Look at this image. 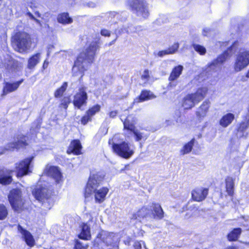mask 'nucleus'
I'll list each match as a JSON object with an SVG mask.
<instances>
[{"label":"nucleus","mask_w":249,"mask_h":249,"mask_svg":"<svg viewBox=\"0 0 249 249\" xmlns=\"http://www.w3.org/2000/svg\"><path fill=\"white\" fill-rule=\"evenodd\" d=\"M118 15V14L115 12H110L106 14L105 17L108 20L110 19L111 20L113 18H114L116 16Z\"/></svg>","instance_id":"37998d69"},{"label":"nucleus","mask_w":249,"mask_h":249,"mask_svg":"<svg viewBox=\"0 0 249 249\" xmlns=\"http://www.w3.org/2000/svg\"><path fill=\"white\" fill-rule=\"evenodd\" d=\"M238 46L239 43L238 41L232 42L231 46L228 48L227 50L219 55L216 59L213 60L209 65L210 69L215 71L220 69L221 65L237 51Z\"/></svg>","instance_id":"423d86ee"},{"label":"nucleus","mask_w":249,"mask_h":249,"mask_svg":"<svg viewBox=\"0 0 249 249\" xmlns=\"http://www.w3.org/2000/svg\"><path fill=\"white\" fill-rule=\"evenodd\" d=\"M87 5L89 7H94L95 6V3L93 2H89Z\"/></svg>","instance_id":"603ef678"},{"label":"nucleus","mask_w":249,"mask_h":249,"mask_svg":"<svg viewBox=\"0 0 249 249\" xmlns=\"http://www.w3.org/2000/svg\"><path fill=\"white\" fill-rule=\"evenodd\" d=\"M211 32V30L209 28H205L202 31V34L204 36H208Z\"/></svg>","instance_id":"de8ad7c7"},{"label":"nucleus","mask_w":249,"mask_h":249,"mask_svg":"<svg viewBox=\"0 0 249 249\" xmlns=\"http://www.w3.org/2000/svg\"><path fill=\"white\" fill-rule=\"evenodd\" d=\"M245 244L247 245H249V242H245Z\"/></svg>","instance_id":"680f3d73"},{"label":"nucleus","mask_w":249,"mask_h":249,"mask_svg":"<svg viewBox=\"0 0 249 249\" xmlns=\"http://www.w3.org/2000/svg\"><path fill=\"white\" fill-rule=\"evenodd\" d=\"M249 127V117L247 118L245 121L240 124L237 128L238 136L241 137L243 136V132Z\"/></svg>","instance_id":"c85d7f7f"},{"label":"nucleus","mask_w":249,"mask_h":249,"mask_svg":"<svg viewBox=\"0 0 249 249\" xmlns=\"http://www.w3.org/2000/svg\"><path fill=\"white\" fill-rule=\"evenodd\" d=\"M179 47L178 43H174L171 47L167 49L169 54H173L175 53Z\"/></svg>","instance_id":"ea45409f"},{"label":"nucleus","mask_w":249,"mask_h":249,"mask_svg":"<svg viewBox=\"0 0 249 249\" xmlns=\"http://www.w3.org/2000/svg\"><path fill=\"white\" fill-rule=\"evenodd\" d=\"M80 238L84 240H89L90 238V228L87 224L84 223L82 226V231L79 235Z\"/></svg>","instance_id":"a878e982"},{"label":"nucleus","mask_w":249,"mask_h":249,"mask_svg":"<svg viewBox=\"0 0 249 249\" xmlns=\"http://www.w3.org/2000/svg\"><path fill=\"white\" fill-rule=\"evenodd\" d=\"M193 47L194 49L200 55H204L206 53V48L202 45L194 44Z\"/></svg>","instance_id":"c9c22d12"},{"label":"nucleus","mask_w":249,"mask_h":249,"mask_svg":"<svg viewBox=\"0 0 249 249\" xmlns=\"http://www.w3.org/2000/svg\"><path fill=\"white\" fill-rule=\"evenodd\" d=\"M23 80L16 82L14 83L6 82L3 89V94H7L8 93L16 90L21 84Z\"/></svg>","instance_id":"a211bd4d"},{"label":"nucleus","mask_w":249,"mask_h":249,"mask_svg":"<svg viewBox=\"0 0 249 249\" xmlns=\"http://www.w3.org/2000/svg\"><path fill=\"white\" fill-rule=\"evenodd\" d=\"M4 153V150H2L1 151H0V155H2V154H3Z\"/></svg>","instance_id":"bf43d9fd"},{"label":"nucleus","mask_w":249,"mask_h":249,"mask_svg":"<svg viewBox=\"0 0 249 249\" xmlns=\"http://www.w3.org/2000/svg\"><path fill=\"white\" fill-rule=\"evenodd\" d=\"M126 32L127 33H129V32L128 31V30H126Z\"/></svg>","instance_id":"69168bd1"},{"label":"nucleus","mask_w":249,"mask_h":249,"mask_svg":"<svg viewBox=\"0 0 249 249\" xmlns=\"http://www.w3.org/2000/svg\"><path fill=\"white\" fill-rule=\"evenodd\" d=\"M44 174L53 178L57 184L61 183L62 182V174L57 167L47 166L44 170Z\"/></svg>","instance_id":"ddd939ff"},{"label":"nucleus","mask_w":249,"mask_h":249,"mask_svg":"<svg viewBox=\"0 0 249 249\" xmlns=\"http://www.w3.org/2000/svg\"><path fill=\"white\" fill-rule=\"evenodd\" d=\"M101 34L102 36H110L109 32L106 29H103L101 31Z\"/></svg>","instance_id":"09e8293b"},{"label":"nucleus","mask_w":249,"mask_h":249,"mask_svg":"<svg viewBox=\"0 0 249 249\" xmlns=\"http://www.w3.org/2000/svg\"><path fill=\"white\" fill-rule=\"evenodd\" d=\"M8 198L12 207L15 211H19L22 209L24 200L20 189H14L11 190Z\"/></svg>","instance_id":"0eeeda50"},{"label":"nucleus","mask_w":249,"mask_h":249,"mask_svg":"<svg viewBox=\"0 0 249 249\" xmlns=\"http://www.w3.org/2000/svg\"><path fill=\"white\" fill-rule=\"evenodd\" d=\"M241 229L235 228L230 232L227 235L228 240L230 241H234L237 240L241 233Z\"/></svg>","instance_id":"c756f323"},{"label":"nucleus","mask_w":249,"mask_h":249,"mask_svg":"<svg viewBox=\"0 0 249 249\" xmlns=\"http://www.w3.org/2000/svg\"><path fill=\"white\" fill-rule=\"evenodd\" d=\"M101 107L99 105H96L89 108L87 111V113L91 117L94 115L96 113L99 112L100 110Z\"/></svg>","instance_id":"e433bc0d"},{"label":"nucleus","mask_w":249,"mask_h":249,"mask_svg":"<svg viewBox=\"0 0 249 249\" xmlns=\"http://www.w3.org/2000/svg\"><path fill=\"white\" fill-rule=\"evenodd\" d=\"M18 231L22 234L26 243L30 247H33L35 244V241L33 236L28 231L24 229L21 226H18Z\"/></svg>","instance_id":"f3484780"},{"label":"nucleus","mask_w":249,"mask_h":249,"mask_svg":"<svg viewBox=\"0 0 249 249\" xmlns=\"http://www.w3.org/2000/svg\"><path fill=\"white\" fill-rule=\"evenodd\" d=\"M57 21L59 23L66 24L71 23L72 19L69 17L68 13H64L58 16Z\"/></svg>","instance_id":"7c9ffc66"},{"label":"nucleus","mask_w":249,"mask_h":249,"mask_svg":"<svg viewBox=\"0 0 249 249\" xmlns=\"http://www.w3.org/2000/svg\"><path fill=\"white\" fill-rule=\"evenodd\" d=\"M131 132H132L135 137V140L137 142L140 141H145L148 137V135L144 132L139 130L136 128L130 126Z\"/></svg>","instance_id":"4be33fe9"},{"label":"nucleus","mask_w":249,"mask_h":249,"mask_svg":"<svg viewBox=\"0 0 249 249\" xmlns=\"http://www.w3.org/2000/svg\"><path fill=\"white\" fill-rule=\"evenodd\" d=\"M70 103V99L69 97H65L63 98L61 101V103L60 104V107L64 108L65 109H67L68 105Z\"/></svg>","instance_id":"58836bf2"},{"label":"nucleus","mask_w":249,"mask_h":249,"mask_svg":"<svg viewBox=\"0 0 249 249\" xmlns=\"http://www.w3.org/2000/svg\"><path fill=\"white\" fill-rule=\"evenodd\" d=\"M210 103L209 101H204L200 107L197 112V115L199 117H204L206 115L210 107Z\"/></svg>","instance_id":"bb28decb"},{"label":"nucleus","mask_w":249,"mask_h":249,"mask_svg":"<svg viewBox=\"0 0 249 249\" xmlns=\"http://www.w3.org/2000/svg\"><path fill=\"white\" fill-rule=\"evenodd\" d=\"M12 181V177L3 170H0V183L3 185L10 184Z\"/></svg>","instance_id":"cd10ccee"},{"label":"nucleus","mask_w":249,"mask_h":249,"mask_svg":"<svg viewBox=\"0 0 249 249\" xmlns=\"http://www.w3.org/2000/svg\"><path fill=\"white\" fill-rule=\"evenodd\" d=\"M82 146L79 140H76L72 141L67 151L68 153H74L76 155L80 154Z\"/></svg>","instance_id":"412c9836"},{"label":"nucleus","mask_w":249,"mask_h":249,"mask_svg":"<svg viewBox=\"0 0 249 249\" xmlns=\"http://www.w3.org/2000/svg\"><path fill=\"white\" fill-rule=\"evenodd\" d=\"M208 190L205 188H196L192 192V199L197 202L203 200L208 195Z\"/></svg>","instance_id":"dca6fc26"},{"label":"nucleus","mask_w":249,"mask_h":249,"mask_svg":"<svg viewBox=\"0 0 249 249\" xmlns=\"http://www.w3.org/2000/svg\"><path fill=\"white\" fill-rule=\"evenodd\" d=\"M149 72L148 70H145L143 71L142 74V78L145 81H147L149 79Z\"/></svg>","instance_id":"c03bdc74"},{"label":"nucleus","mask_w":249,"mask_h":249,"mask_svg":"<svg viewBox=\"0 0 249 249\" xmlns=\"http://www.w3.org/2000/svg\"><path fill=\"white\" fill-rule=\"evenodd\" d=\"M26 15L29 17V18L31 19H32L33 20L34 19H35V17L34 16V15L30 12H27L26 13Z\"/></svg>","instance_id":"8fccbe9b"},{"label":"nucleus","mask_w":249,"mask_h":249,"mask_svg":"<svg viewBox=\"0 0 249 249\" xmlns=\"http://www.w3.org/2000/svg\"><path fill=\"white\" fill-rule=\"evenodd\" d=\"M91 117L87 114L83 116L81 119V123L83 124H86L89 121H91Z\"/></svg>","instance_id":"79ce46f5"},{"label":"nucleus","mask_w":249,"mask_h":249,"mask_svg":"<svg viewBox=\"0 0 249 249\" xmlns=\"http://www.w3.org/2000/svg\"><path fill=\"white\" fill-rule=\"evenodd\" d=\"M226 191L229 196H232L233 194L234 182L233 179L228 177L226 179Z\"/></svg>","instance_id":"473e14b6"},{"label":"nucleus","mask_w":249,"mask_h":249,"mask_svg":"<svg viewBox=\"0 0 249 249\" xmlns=\"http://www.w3.org/2000/svg\"><path fill=\"white\" fill-rule=\"evenodd\" d=\"M26 137L24 136H19L17 137L15 142L8 143L5 149L7 150L13 151L15 149H18L26 144Z\"/></svg>","instance_id":"4468645a"},{"label":"nucleus","mask_w":249,"mask_h":249,"mask_svg":"<svg viewBox=\"0 0 249 249\" xmlns=\"http://www.w3.org/2000/svg\"><path fill=\"white\" fill-rule=\"evenodd\" d=\"M249 65V50H244L239 52L235 56L233 69L239 72Z\"/></svg>","instance_id":"6e6552de"},{"label":"nucleus","mask_w":249,"mask_h":249,"mask_svg":"<svg viewBox=\"0 0 249 249\" xmlns=\"http://www.w3.org/2000/svg\"><path fill=\"white\" fill-rule=\"evenodd\" d=\"M99 49L98 42L93 41L89 44L85 51L79 54L72 68L73 76H79L80 78L83 76L88 65L93 62L96 51Z\"/></svg>","instance_id":"f257e3e1"},{"label":"nucleus","mask_w":249,"mask_h":249,"mask_svg":"<svg viewBox=\"0 0 249 249\" xmlns=\"http://www.w3.org/2000/svg\"><path fill=\"white\" fill-rule=\"evenodd\" d=\"M8 215L7 208L3 204H0V220L4 219Z\"/></svg>","instance_id":"4c0bfd02"},{"label":"nucleus","mask_w":249,"mask_h":249,"mask_svg":"<svg viewBox=\"0 0 249 249\" xmlns=\"http://www.w3.org/2000/svg\"><path fill=\"white\" fill-rule=\"evenodd\" d=\"M225 249H238L237 247L234 246H230L226 248Z\"/></svg>","instance_id":"6e6d98bb"},{"label":"nucleus","mask_w":249,"mask_h":249,"mask_svg":"<svg viewBox=\"0 0 249 249\" xmlns=\"http://www.w3.org/2000/svg\"><path fill=\"white\" fill-rule=\"evenodd\" d=\"M88 95L86 92V88L85 87H80L78 91L74 96L73 103L75 107L78 108L87 103Z\"/></svg>","instance_id":"9b49d317"},{"label":"nucleus","mask_w":249,"mask_h":249,"mask_svg":"<svg viewBox=\"0 0 249 249\" xmlns=\"http://www.w3.org/2000/svg\"><path fill=\"white\" fill-rule=\"evenodd\" d=\"M35 14L38 17H41V14L38 12H35Z\"/></svg>","instance_id":"13d9d810"},{"label":"nucleus","mask_w":249,"mask_h":249,"mask_svg":"<svg viewBox=\"0 0 249 249\" xmlns=\"http://www.w3.org/2000/svg\"><path fill=\"white\" fill-rule=\"evenodd\" d=\"M103 178L104 176L99 173L92 174L90 176L85 188V197H89L93 194L96 203H101L105 200L108 189L106 187L98 189Z\"/></svg>","instance_id":"f03ea898"},{"label":"nucleus","mask_w":249,"mask_h":249,"mask_svg":"<svg viewBox=\"0 0 249 249\" xmlns=\"http://www.w3.org/2000/svg\"><path fill=\"white\" fill-rule=\"evenodd\" d=\"M68 87V83L65 82L63 83L60 88L58 89L54 92V96L56 98H59L61 97L64 92L66 91Z\"/></svg>","instance_id":"72a5a7b5"},{"label":"nucleus","mask_w":249,"mask_h":249,"mask_svg":"<svg viewBox=\"0 0 249 249\" xmlns=\"http://www.w3.org/2000/svg\"><path fill=\"white\" fill-rule=\"evenodd\" d=\"M246 77L247 78H249V69L248 70L246 73Z\"/></svg>","instance_id":"4d7b16f0"},{"label":"nucleus","mask_w":249,"mask_h":249,"mask_svg":"<svg viewBox=\"0 0 249 249\" xmlns=\"http://www.w3.org/2000/svg\"><path fill=\"white\" fill-rule=\"evenodd\" d=\"M48 62H47L46 61H45L43 65V68L44 69H46L48 66Z\"/></svg>","instance_id":"5fc2aeb1"},{"label":"nucleus","mask_w":249,"mask_h":249,"mask_svg":"<svg viewBox=\"0 0 249 249\" xmlns=\"http://www.w3.org/2000/svg\"><path fill=\"white\" fill-rule=\"evenodd\" d=\"M88 245H84L80 241L76 240L75 245V249H87Z\"/></svg>","instance_id":"a19ab883"},{"label":"nucleus","mask_w":249,"mask_h":249,"mask_svg":"<svg viewBox=\"0 0 249 249\" xmlns=\"http://www.w3.org/2000/svg\"><path fill=\"white\" fill-rule=\"evenodd\" d=\"M166 54H169L167 50L160 51L158 53V56L160 57H162L163 56Z\"/></svg>","instance_id":"49530a36"},{"label":"nucleus","mask_w":249,"mask_h":249,"mask_svg":"<svg viewBox=\"0 0 249 249\" xmlns=\"http://www.w3.org/2000/svg\"><path fill=\"white\" fill-rule=\"evenodd\" d=\"M33 157H30L24 159L20 161L18 164L16 165V169L17 171V176L21 177L24 175H27L30 170V165L33 160Z\"/></svg>","instance_id":"f8f14e48"},{"label":"nucleus","mask_w":249,"mask_h":249,"mask_svg":"<svg viewBox=\"0 0 249 249\" xmlns=\"http://www.w3.org/2000/svg\"><path fill=\"white\" fill-rule=\"evenodd\" d=\"M195 139H192L190 142L186 144L183 149L181 150V153L184 155L188 154L190 152L192 149L193 146H194Z\"/></svg>","instance_id":"f704fd0d"},{"label":"nucleus","mask_w":249,"mask_h":249,"mask_svg":"<svg viewBox=\"0 0 249 249\" xmlns=\"http://www.w3.org/2000/svg\"><path fill=\"white\" fill-rule=\"evenodd\" d=\"M183 70V67L181 65L175 67L170 75L169 80L170 81H174L177 79L181 74Z\"/></svg>","instance_id":"5701e85b"},{"label":"nucleus","mask_w":249,"mask_h":249,"mask_svg":"<svg viewBox=\"0 0 249 249\" xmlns=\"http://www.w3.org/2000/svg\"><path fill=\"white\" fill-rule=\"evenodd\" d=\"M235 118L234 115L228 113L222 116L219 120V124L223 127H227L231 124Z\"/></svg>","instance_id":"aec40b11"},{"label":"nucleus","mask_w":249,"mask_h":249,"mask_svg":"<svg viewBox=\"0 0 249 249\" xmlns=\"http://www.w3.org/2000/svg\"><path fill=\"white\" fill-rule=\"evenodd\" d=\"M144 243L142 241H136L134 243V247L135 249H141L142 246Z\"/></svg>","instance_id":"a18cd8bd"},{"label":"nucleus","mask_w":249,"mask_h":249,"mask_svg":"<svg viewBox=\"0 0 249 249\" xmlns=\"http://www.w3.org/2000/svg\"><path fill=\"white\" fill-rule=\"evenodd\" d=\"M117 114V112L116 111H112L109 113V116L110 117L113 118L116 116Z\"/></svg>","instance_id":"3c124183"},{"label":"nucleus","mask_w":249,"mask_h":249,"mask_svg":"<svg viewBox=\"0 0 249 249\" xmlns=\"http://www.w3.org/2000/svg\"><path fill=\"white\" fill-rule=\"evenodd\" d=\"M228 43H229V42H223V44H225V45H227V44Z\"/></svg>","instance_id":"052dcab7"},{"label":"nucleus","mask_w":249,"mask_h":249,"mask_svg":"<svg viewBox=\"0 0 249 249\" xmlns=\"http://www.w3.org/2000/svg\"><path fill=\"white\" fill-rule=\"evenodd\" d=\"M150 210L146 207H143L138 211L136 213L133 215L132 218L137 219L138 218L151 217Z\"/></svg>","instance_id":"393cba45"},{"label":"nucleus","mask_w":249,"mask_h":249,"mask_svg":"<svg viewBox=\"0 0 249 249\" xmlns=\"http://www.w3.org/2000/svg\"><path fill=\"white\" fill-rule=\"evenodd\" d=\"M12 42L13 47L19 53L26 52L32 45L30 36L24 32L16 33L12 38Z\"/></svg>","instance_id":"20e7f679"},{"label":"nucleus","mask_w":249,"mask_h":249,"mask_svg":"<svg viewBox=\"0 0 249 249\" xmlns=\"http://www.w3.org/2000/svg\"><path fill=\"white\" fill-rule=\"evenodd\" d=\"M36 23L38 24L40 26H41V23L40 22V21L35 18V19H33Z\"/></svg>","instance_id":"864d4df0"},{"label":"nucleus","mask_w":249,"mask_h":249,"mask_svg":"<svg viewBox=\"0 0 249 249\" xmlns=\"http://www.w3.org/2000/svg\"><path fill=\"white\" fill-rule=\"evenodd\" d=\"M155 98V96L152 92L148 90H143L139 97L134 99L133 103H138L144 101L150 100Z\"/></svg>","instance_id":"6ab92c4d"},{"label":"nucleus","mask_w":249,"mask_h":249,"mask_svg":"<svg viewBox=\"0 0 249 249\" xmlns=\"http://www.w3.org/2000/svg\"><path fill=\"white\" fill-rule=\"evenodd\" d=\"M135 120L131 116H128L124 122V129L131 132L130 126L136 128L135 126Z\"/></svg>","instance_id":"2f4dec72"},{"label":"nucleus","mask_w":249,"mask_h":249,"mask_svg":"<svg viewBox=\"0 0 249 249\" xmlns=\"http://www.w3.org/2000/svg\"><path fill=\"white\" fill-rule=\"evenodd\" d=\"M2 79V76L0 74V80Z\"/></svg>","instance_id":"e2e57ef3"},{"label":"nucleus","mask_w":249,"mask_h":249,"mask_svg":"<svg viewBox=\"0 0 249 249\" xmlns=\"http://www.w3.org/2000/svg\"><path fill=\"white\" fill-rule=\"evenodd\" d=\"M119 137V135H115L112 140H109L108 143L112 145L113 151L117 155L125 159H128L133 155L135 147L130 143L124 141L117 143Z\"/></svg>","instance_id":"7ed1b4c3"},{"label":"nucleus","mask_w":249,"mask_h":249,"mask_svg":"<svg viewBox=\"0 0 249 249\" xmlns=\"http://www.w3.org/2000/svg\"><path fill=\"white\" fill-rule=\"evenodd\" d=\"M207 91V88H200L195 93L187 94L182 101V106L185 109H191L204 98Z\"/></svg>","instance_id":"39448f33"},{"label":"nucleus","mask_w":249,"mask_h":249,"mask_svg":"<svg viewBox=\"0 0 249 249\" xmlns=\"http://www.w3.org/2000/svg\"><path fill=\"white\" fill-rule=\"evenodd\" d=\"M151 217L155 219H161L164 217V212L160 204L152 203L150 206Z\"/></svg>","instance_id":"2eb2a0df"},{"label":"nucleus","mask_w":249,"mask_h":249,"mask_svg":"<svg viewBox=\"0 0 249 249\" xmlns=\"http://www.w3.org/2000/svg\"><path fill=\"white\" fill-rule=\"evenodd\" d=\"M125 135L127 137H129V136L127 135V133H125Z\"/></svg>","instance_id":"0e129e2a"},{"label":"nucleus","mask_w":249,"mask_h":249,"mask_svg":"<svg viewBox=\"0 0 249 249\" xmlns=\"http://www.w3.org/2000/svg\"><path fill=\"white\" fill-rule=\"evenodd\" d=\"M52 194L50 187L46 183L38 185L33 191V195L38 201H42L44 198H48Z\"/></svg>","instance_id":"9d476101"},{"label":"nucleus","mask_w":249,"mask_h":249,"mask_svg":"<svg viewBox=\"0 0 249 249\" xmlns=\"http://www.w3.org/2000/svg\"><path fill=\"white\" fill-rule=\"evenodd\" d=\"M40 60V53H37L32 55L28 61L27 67L29 69H33L39 62Z\"/></svg>","instance_id":"b1692460"},{"label":"nucleus","mask_w":249,"mask_h":249,"mask_svg":"<svg viewBox=\"0 0 249 249\" xmlns=\"http://www.w3.org/2000/svg\"><path fill=\"white\" fill-rule=\"evenodd\" d=\"M128 2L132 10L138 16L143 18L148 16L149 12L146 4L142 0H129Z\"/></svg>","instance_id":"1a4fd4ad"}]
</instances>
